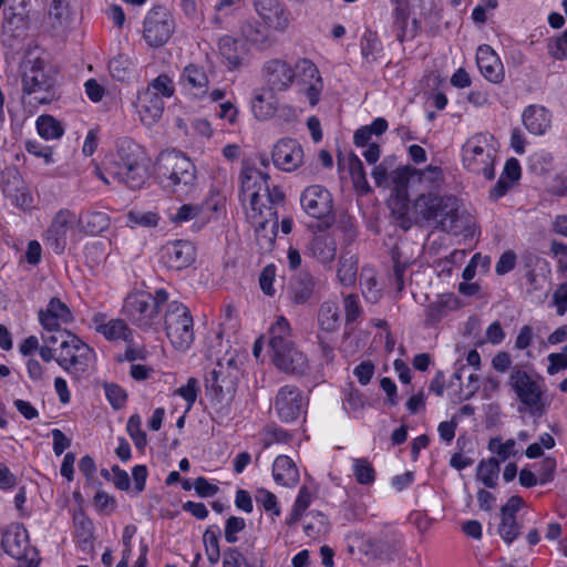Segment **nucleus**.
I'll return each instance as SVG.
<instances>
[{"label": "nucleus", "instance_id": "nucleus-19", "mask_svg": "<svg viewBox=\"0 0 567 567\" xmlns=\"http://www.w3.org/2000/svg\"><path fill=\"white\" fill-rule=\"evenodd\" d=\"M463 165L473 173L482 174L487 179L494 177V158L489 150L477 144H463Z\"/></svg>", "mask_w": 567, "mask_h": 567}, {"label": "nucleus", "instance_id": "nucleus-29", "mask_svg": "<svg viewBox=\"0 0 567 567\" xmlns=\"http://www.w3.org/2000/svg\"><path fill=\"white\" fill-rule=\"evenodd\" d=\"M272 477L278 485L293 487L298 484L300 474L289 456L279 455L272 463Z\"/></svg>", "mask_w": 567, "mask_h": 567}, {"label": "nucleus", "instance_id": "nucleus-44", "mask_svg": "<svg viewBox=\"0 0 567 567\" xmlns=\"http://www.w3.org/2000/svg\"><path fill=\"white\" fill-rule=\"evenodd\" d=\"M364 406L365 399L359 390L349 386L343 391V409L349 415L359 417Z\"/></svg>", "mask_w": 567, "mask_h": 567}, {"label": "nucleus", "instance_id": "nucleus-34", "mask_svg": "<svg viewBox=\"0 0 567 567\" xmlns=\"http://www.w3.org/2000/svg\"><path fill=\"white\" fill-rule=\"evenodd\" d=\"M73 525L78 546L82 551H91L94 545L93 522L83 512H76L73 515Z\"/></svg>", "mask_w": 567, "mask_h": 567}, {"label": "nucleus", "instance_id": "nucleus-50", "mask_svg": "<svg viewBox=\"0 0 567 567\" xmlns=\"http://www.w3.org/2000/svg\"><path fill=\"white\" fill-rule=\"evenodd\" d=\"M352 473L359 484L371 485L375 480L374 468L365 458L352 460Z\"/></svg>", "mask_w": 567, "mask_h": 567}, {"label": "nucleus", "instance_id": "nucleus-40", "mask_svg": "<svg viewBox=\"0 0 567 567\" xmlns=\"http://www.w3.org/2000/svg\"><path fill=\"white\" fill-rule=\"evenodd\" d=\"M499 475V461L495 457L483 460L476 468V477L486 487L493 488L497 484Z\"/></svg>", "mask_w": 567, "mask_h": 567}, {"label": "nucleus", "instance_id": "nucleus-47", "mask_svg": "<svg viewBox=\"0 0 567 567\" xmlns=\"http://www.w3.org/2000/svg\"><path fill=\"white\" fill-rule=\"evenodd\" d=\"M256 503L270 515L271 519L280 516L281 509L277 496L266 488H258L255 493Z\"/></svg>", "mask_w": 567, "mask_h": 567}, {"label": "nucleus", "instance_id": "nucleus-33", "mask_svg": "<svg viewBox=\"0 0 567 567\" xmlns=\"http://www.w3.org/2000/svg\"><path fill=\"white\" fill-rule=\"evenodd\" d=\"M416 190L421 193H440L443 186V172L439 166L429 165L423 171L414 168Z\"/></svg>", "mask_w": 567, "mask_h": 567}, {"label": "nucleus", "instance_id": "nucleus-8", "mask_svg": "<svg viewBox=\"0 0 567 567\" xmlns=\"http://www.w3.org/2000/svg\"><path fill=\"white\" fill-rule=\"evenodd\" d=\"M509 384L530 413L542 415L545 412L544 389L538 380L524 370L514 369L509 377Z\"/></svg>", "mask_w": 567, "mask_h": 567}, {"label": "nucleus", "instance_id": "nucleus-46", "mask_svg": "<svg viewBox=\"0 0 567 567\" xmlns=\"http://www.w3.org/2000/svg\"><path fill=\"white\" fill-rule=\"evenodd\" d=\"M290 290L296 303H305L312 295L313 280L309 275H302L291 282Z\"/></svg>", "mask_w": 567, "mask_h": 567}, {"label": "nucleus", "instance_id": "nucleus-39", "mask_svg": "<svg viewBox=\"0 0 567 567\" xmlns=\"http://www.w3.org/2000/svg\"><path fill=\"white\" fill-rule=\"evenodd\" d=\"M318 323L321 330L333 332L340 326V313L337 302L324 301L318 313Z\"/></svg>", "mask_w": 567, "mask_h": 567}, {"label": "nucleus", "instance_id": "nucleus-20", "mask_svg": "<svg viewBox=\"0 0 567 567\" xmlns=\"http://www.w3.org/2000/svg\"><path fill=\"white\" fill-rule=\"evenodd\" d=\"M255 10L266 24L285 31L290 23V12L279 0H255Z\"/></svg>", "mask_w": 567, "mask_h": 567}, {"label": "nucleus", "instance_id": "nucleus-45", "mask_svg": "<svg viewBox=\"0 0 567 567\" xmlns=\"http://www.w3.org/2000/svg\"><path fill=\"white\" fill-rule=\"evenodd\" d=\"M37 130L44 140H58L63 135L61 123L51 115H41L37 120Z\"/></svg>", "mask_w": 567, "mask_h": 567}, {"label": "nucleus", "instance_id": "nucleus-58", "mask_svg": "<svg viewBox=\"0 0 567 567\" xmlns=\"http://www.w3.org/2000/svg\"><path fill=\"white\" fill-rule=\"evenodd\" d=\"M144 91H151L154 95L171 97L174 94L173 81L165 74L158 75Z\"/></svg>", "mask_w": 567, "mask_h": 567}, {"label": "nucleus", "instance_id": "nucleus-37", "mask_svg": "<svg viewBox=\"0 0 567 567\" xmlns=\"http://www.w3.org/2000/svg\"><path fill=\"white\" fill-rule=\"evenodd\" d=\"M79 217L81 218L79 228L86 235H99L110 226V217L103 212L90 210Z\"/></svg>", "mask_w": 567, "mask_h": 567}, {"label": "nucleus", "instance_id": "nucleus-17", "mask_svg": "<svg viewBox=\"0 0 567 567\" xmlns=\"http://www.w3.org/2000/svg\"><path fill=\"white\" fill-rule=\"evenodd\" d=\"M161 260L172 270L185 269L195 260V248L187 240L169 241L161 250Z\"/></svg>", "mask_w": 567, "mask_h": 567}, {"label": "nucleus", "instance_id": "nucleus-23", "mask_svg": "<svg viewBox=\"0 0 567 567\" xmlns=\"http://www.w3.org/2000/svg\"><path fill=\"white\" fill-rule=\"evenodd\" d=\"M271 157L278 169L292 172L303 163L305 152L300 144H275Z\"/></svg>", "mask_w": 567, "mask_h": 567}, {"label": "nucleus", "instance_id": "nucleus-59", "mask_svg": "<svg viewBox=\"0 0 567 567\" xmlns=\"http://www.w3.org/2000/svg\"><path fill=\"white\" fill-rule=\"evenodd\" d=\"M246 527V520L239 516H229L226 519L224 536L225 540L229 544L238 542V534Z\"/></svg>", "mask_w": 567, "mask_h": 567}, {"label": "nucleus", "instance_id": "nucleus-10", "mask_svg": "<svg viewBox=\"0 0 567 567\" xmlns=\"http://www.w3.org/2000/svg\"><path fill=\"white\" fill-rule=\"evenodd\" d=\"M175 31L172 13L163 6L152 8L144 19L143 38L150 47L164 45Z\"/></svg>", "mask_w": 567, "mask_h": 567}, {"label": "nucleus", "instance_id": "nucleus-48", "mask_svg": "<svg viewBox=\"0 0 567 567\" xmlns=\"http://www.w3.org/2000/svg\"><path fill=\"white\" fill-rule=\"evenodd\" d=\"M388 126L385 118L377 117L371 124L355 131L353 142H369L372 136L379 137L388 130Z\"/></svg>", "mask_w": 567, "mask_h": 567}, {"label": "nucleus", "instance_id": "nucleus-63", "mask_svg": "<svg viewBox=\"0 0 567 567\" xmlns=\"http://www.w3.org/2000/svg\"><path fill=\"white\" fill-rule=\"evenodd\" d=\"M451 297H441L439 300L430 303L425 309L426 321L429 323L439 322L446 315V307Z\"/></svg>", "mask_w": 567, "mask_h": 567}, {"label": "nucleus", "instance_id": "nucleus-55", "mask_svg": "<svg viewBox=\"0 0 567 567\" xmlns=\"http://www.w3.org/2000/svg\"><path fill=\"white\" fill-rule=\"evenodd\" d=\"M547 51L555 60L567 59V29L561 34L547 40Z\"/></svg>", "mask_w": 567, "mask_h": 567}, {"label": "nucleus", "instance_id": "nucleus-36", "mask_svg": "<svg viewBox=\"0 0 567 567\" xmlns=\"http://www.w3.org/2000/svg\"><path fill=\"white\" fill-rule=\"evenodd\" d=\"M390 179L396 197L405 203L408 200V187H415L414 168L410 166L399 167L391 173Z\"/></svg>", "mask_w": 567, "mask_h": 567}, {"label": "nucleus", "instance_id": "nucleus-14", "mask_svg": "<svg viewBox=\"0 0 567 567\" xmlns=\"http://www.w3.org/2000/svg\"><path fill=\"white\" fill-rule=\"evenodd\" d=\"M453 206L454 199L440 193H421L413 203V209L424 220L452 216Z\"/></svg>", "mask_w": 567, "mask_h": 567}, {"label": "nucleus", "instance_id": "nucleus-62", "mask_svg": "<svg viewBox=\"0 0 567 567\" xmlns=\"http://www.w3.org/2000/svg\"><path fill=\"white\" fill-rule=\"evenodd\" d=\"M519 529L520 527L517 524L516 518L502 517L498 526V534L507 545H511L518 537Z\"/></svg>", "mask_w": 567, "mask_h": 567}, {"label": "nucleus", "instance_id": "nucleus-16", "mask_svg": "<svg viewBox=\"0 0 567 567\" xmlns=\"http://www.w3.org/2000/svg\"><path fill=\"white\" fill-rule=\"evenodd\" d=\"M296 79L306 86L305 94L310 105H317L323 90V81L316 64L308 59L298 60L296 62Z\"/></svg>", "mask_w": 567, "mask_h": 567}, {"label": "nucleus", "instance_id": "nucleus-53", "mask_svg": "<svg viewBox=\"0 0 567 567\" xmlns=\"http://www.w3.org/2000/svg\"><path fill=\"white\" fill-rule=\"evenodd\" d=\"M126 431L138 450H143L146 446L147 439L145 432L142 430V419L138 414L130 416Z\"/></svg>", "mask_w": 567, "mask_h": 567}, {"label": "nucleus", "instance_id": "nucleus-64", "mask_svg": "<svg viewBox=\"0 0 567 567\" xmlns=\"http://www.w3.org/2000/svg\"><path fill=\"white\" fill-rule=\"evenodd\" d=\"M547 373L555 375L560 371L567 370V344L563 347L560 352L550 353L547 357Z\"/></svg>", "mask_w": 567, "mask_h": 567}, {"label": "nucleus", "instance_id": "nucleus-38", "mask_svg": "<svg viewBox=\"0 0 567 567\" xmlns=\"http://www.w3.org/2000/svg\"><path fill=\"white\" fill-rule=\"evenodd\" d=\"M360 47L362 58L367 63L377 62L383 50L382 42L377 32L370 29H367L362 34Z\"/></svg>", "mask_w": 567, "mask_h": 567}, {"label": "nucleus", "instance_id": "nucleus-60", "mask_svg": "<svg viewBox=\"0 0 567 567\" xmlns=\"http://www.w3.org/2000/svg\"><path fill=\"white\" fill-rule=\"evenodd\" d=\"M251 111L256 118L267 120L275 114L276 109L262 94H256L251 101Z\"/></svg>", "mask_w": 567, "mask_h": 567}, {"label": "nucleus", "instance_id": "nucleus-11", "mask_svg": "<svg viewBox=\"0 0 567 567\" xmlns=\"http://www.w3.org/2000/svg\"><path fill=\"white\" fill-rule=\"evenodd\" d=\"M303 210L311 217L324 219L326 225L332 221L333 202L328 189L320 185L307 187L300 198Z\"/></svg>", "mask_w": 567, "mask_h": 567}, {"label": "nucleus", "instance_id": "nucleus-26", "mask_svg": "<svg viewBox=\"0 0 567 567\" xmlns=\"http://www.w3.org/2000/svg\"><path fill=\"white\" fill-rule=\"evenodd\" d=\"M136 110L142 123L151 126L162 117L164 101L151 91H142L137 96Z\"/></svg>", "mask_w": 567, "mask_h": 567}, {"label": "nucleus", "instance_id": "nucleus-15", "mask_svg": "<svg viewBox=\"0 0 567 567\" xmlns=\"http://www.w3.org/2000/svg\"><path fill=\"white\" fill-rule=\"evenodd\" d=\"M262 74L271 92H284L296 79V65L291 66L284 60L274 59L265 63Z\"/></svg>", "mask_w": 567, "mask_h": 567}, {"label": "nucleus", "instance_id": "nucleus-57", "mask_svg": "<svg viewBox=\"0 0 567 567\" xmlns=\"http://www.w3.org/2000/svg\"><path fill=\"white\" fill-rule=\"evenodd\" d=\"M199 392V383L198 380L195 378H189L186 382V384L179 386L177 390H175L174 394L179 395L183 398L186 402V412H188L198 395Z\"/></svg>", "mask_w": 567, "mask_h": 567}, {"label": "nucleus", "instance_id": "nucleus-27", "mask_svg": "<svg viewBox=\"0 0 567 567\" xmlns=\"http://www.w3.org/2000/svg\"><path fill=\"white\" fill-rule=\"evenodd\" d=\"M308 252L318 262L330 265L337 256V244L330 234H316L308 244Z\"/></svg>", "mask_w": 567, "mask_h": 567}, {"label": "nucleus", "instance_id": "nucleus-56", "mask_svg": "<svg viewBox=\"0 0 567 567\" xmlns=\"http://www.w3.org/2000/svg\"><path fill=\"white\" fill-rule=\"evenodd\" d=\"M49 18L53 28L62 27L69 18L68 0H52L49 9Z\"/></svg>", "mask_w": 567, "mask_h": 567}, {"label": "nucleus", "instance_id": "nucleus-6", "mask_svg": "<svg viewBox=\"0 0 567 567\" xmlns=\"http://www.w3.org/2000/svg\"><path fill=\"white\" fill-rule=\"evenodd\" d=\"M165 329L172 346L186 351L194 342V321L189 309L182 302L171 301L165 313Z\"/></svg>", "mask_w": 567, "mask_h": 567}, {"label": "nucleus", "instance_id": "nucleus-1", "mask_svg": "<svg viewBox=\"0 0 567 567\" xmlns=\"http://www.w3.org/2000/svg\"><path fill=\"white\" fill-rule=\"evenodd\" d=\"M284 197V192L278 186L269 187L268 174L258 168L255 161L244 163L240 200L262 247L269 248L275 241L278 228L275 206L281 203Z\"/></svg>", "mask_w": 567, "mask_h": 567}, {"label": "nucleus", "instance_id": "nucleus-41", "mask_svg": "<svg viewBox=\"0 0 567 567\" xmlns=\"http://www.w3.org/2000/svg\"><path fill=\"white\" fill-rule=\"evenodd\" d=\"M205 554L210 565H216L220 558L219 527L212 525L206 528L203 535Z\"/></svg>", "mask_w": 567, "mask_h": 567}, {"label": "nucleus", "instance_id": "nucleus-30", "mask_svg": "<svg viewBox=\"0 0 567 567\" xmlns=\"http://www.w3.org/2000/svg\"><path fill=\"white\" fill-rule=\"evenodd\" d=\"M525 127L534 135H543L551 124L549 111L540 105H529L523 113Z\"/></svg>", "mask_w": 567, "mask_h": 567}, {"label": "nucleus", "instance_id": "nucleus-24", "mask_svg": "<svg viewBox=\"0 0 567 567\" xmlns=\"http://www.w3.org/2000/svg\"><path fill=\"white\" fill-rule=\"evenodd\" d=\"M281 354V360L278 359L277 352L271 354L272 363L280 371L291 374H303L308 370V358L295 343L282 349Z\"/></svg>", "mask_w": 567, "mask_h": 567}, {"label": "nucleus", "instance_id": "nucleus-5", "mask_svg": "<svg viewBox=\"0 0 567 567\" xmlns=\"http://www.w3.org/2000/svg\"><path fill=\"white\" fill-rule=\"evenodd\" d=\"M55 361L69 374L80 377L95 361L94 350L73 333H62Z\"/></svg>", "mask_w": 567, "mask_h": 567}, {"label": "nucleus", "instance_id": "nucleus-31", "mask_svg": "<svg viewBox=\"0 0 567 567\" xmlns=\"http://www.w3.org/2000/svg\"><path fill=\"white\" fill-rule=\"evenodd\" d=\"M12 177V182L8 181L3 185L4 195L18 208L30 210L34 205L33 196L16 172H13Z\"/></svg>", "mask_w": 567, "mask_h": 567}, {"label": "nucleus", "instance_id": "nucleus-32", "mask_svg": "<svg viewBox=\"0 0 567 567\" xmlns=\"http://www.w3.org/2000/svg\"><path fill=\"white\" fill-rule=\"evenodd\" d=\"M181 83L192 91L196 97H202L208 91L209 80L203 68L189 64L183 70Z\"/></svg>", "mask_w": 567, "mask_h": 567}, {"label": "nucleus", "instance_id": "nucleus-54", "mask_svg": "<svg viewBox=\"0 0 567 567\" xmlns=\"http://www.w3.org/2000/svg\"><path fill=\"white\" fill-rule=\"evenodd\" d=\"M515 440L508 439L503 442L498 437H493L488 442V450L499 457V463L506 461L511 456L515 455Z\"/></svg>", "mask_w": 567, "mask_h": 567}, {"label": "nucleus", "instance_id": "nucleus-52", "mask_svg": "<svg viewBox=\"0 0 567 567\" xmlns=\"http://www.w3.org/2000/svg\"><path fill=\"white\" fill-rule=\"evenodd\" d=\"M337 277L341 285L352 286L357 279V261L352 257L342 258L337 270Z\"/></svg>", "mask_w": 567, "mask_h": 567}, {"label": "nucleus", "instance_id": "nucleus-25", "mask_svg": "<svg viewBox=\"0 0 567 567\" xmlns=\"http://www.w3.org/2000/svg\"><path fill=\"white\" fill-rule=\"evenodd\" d=\"M268 346L271 354L277 352V357L281 360V350L293 344V331L289 321L284 316L276 317L275 321L268 328Z\"/></svg>", "mask_w": 567, "mask_h": 567}, {"label": "nucleus", "instance_id": "nucleus-9", "mask_svg": "<svg viewBox=\"0 0 567 567\" xmlns=\"http://www.w3.org/2000/svg\"><path fill=\"white\" fill-rule=\"evenodd\" d=\"M81 218L70 209H60L52 218L43 235L44 243L58 255L62 254L68 240L73 238Z\"/></svg>", "mask_w": 567, "mask_h": 567}, {"label": "nucleus", "instance_id": "nucleus-42", "mask_svg": "<svg viewBox=\"0 0 567 567\" xmlns=\"http://www.w3.org/2000/svg\"><path fill=\"white\" fill-rule=\"evenodd\" d=\"M361 290L367 301L374 303L381 297V288L373 269L364 268L361 272Z\"/></svg>", "mask_w": 567, "mask_h": 567}, {"label": "nucleus", "instance_id": "nucleus-35", "mask_svg": "<svg viewBox=\"0 0 567 567\" xmlns=\"http://www.w3.org/2000/svg\"><path fill=\"white\" fill-rule=\"evenodd\" d=\"M226 209V198L217 193H212L205 202L198 205L199 212V227L216 220L225 213Z\"/></svg>", "mask_w": 567, "mask_h": 567}, {"label": "nucleus", "instance_id": "nucleus-18", "mask_svg": "<svg viewBox=\"0 0 567 567\" xmlns=\"http://www.w3.org/2000/svg\"><path fill=\"white\" fill-rule=\"evenodd\" d=\"M0 545L12 558H24L30 549L28 530L21 524H11L0 529Z\"/></svg>", "mask_w": 567, "mask_h": 567}, {"label": "nucleus", "instance_id": "nucleus-51", "mask_svg": "<svg viewBox=\"0 0 567 567\" xmlns=\"http://www.w3.org/2000/svg\"><path fill=\"white\" fill-rule=\"evenodd\" d=\"M240 35L250 43H261L267 39L265 29L256 20H246L239 29Z\"/></svg>", "mask_w": 567, "mask_h": 567}, {"label": "nucleus", "instance_id": "nucleus-21", "mask_svg": "<svg viewBox=\"0 0 567 567\" xmlns=\"http://www.w3.org/2000/svg\"><path fill=\"white\" fill-rule=\"evenodd\" d=\"M90 328L102 334L109 341H128L131 330L122 319L109 318L103 312H95L90 319Z\"/></svg>", "mask_w": 567, "mask_h": 567}, {"label": "nucleus", "instance_id": "nucleus-3", "mask_svg": "<svg viewBox=\"0 0 567 567\" xmlns=\"http://www.w3.org/2000/svg\"><path fill=\"white\" fill-rule=\"evenodd\" d=\"M22 93L31 97L30 103L49 104L58 97L55 79L47 69L39 49L28 50L20 63Z\"/></svg>", "mask_w": 567, "mask_h": 567}, {"label": "nucleus", "instance_id": "nucleus-13", "mask_svg": "<svg viewBox=\"0 0 567 567\" xmlns=\"http://www.w3.org/2000/svg\"><path fill=\"white\" fill-rule=\"evenodd\" d=\"M307 406V398L292 385L280 388L275 400V409L281 421L289 423L300 417Z\"/></svg>", "mask_w": 567, "mask_h": 567}, {"label": "nucleus", "instance_id": "nucleus-7", "mask_svg": "<svg viewBox=\"0 0 567 567\" xmlns=\"http://www.w3.org/2000/svg\"><path fill=\"white\" fill-rule=\"evenodd\" d=\"M38 318L45 331L42 338L47 343H56L64 337L62 333H71L62 327L73 321V313L69 306L56 297L51 298L45 308L39 310Z\"/></svg>", "mask_w": 567, "mask_h": 567}, {"label": "nucleus", "instance_id": "nucleus-61", "mask_svg": "<svg viewBox=\"0 0 567 567\" xmlns=\"http://www.w3.org/2000/svg\"><path fill=\"white\" fill-rule=\"evenodd\" d=\"M190 220H195V224L199 226L198 205L184 204L176 210L174 215L171 216V221L175 224H183Z\"/></svg>", "mask_w": 567, "mask_h": 567}, {"label": "nucleus", "instance_id": "nucleus-28", "mask_svg": "<svg viewBox=\"0 0 567 567\" xmlns=\"http://www.w3.org/2000/svg\"><path fill=\"white\" fill-rule=\"evenodd\" d=\"M218 51L224 59L227 70L235 71L246 64V53L239 47L238 40L230 35H223L218 41Z\"/></svg>", "mask_w": 567, "mask_h": 567}, {"label": "nucleus", "instance_id": "nucleus-2", "mask_svg": "<svg viewBox=\"0 0 567 567\" xmlns=\"http://www.w3.org/2000/svg\"><path fill=\"white\" fill-rule=\"evenodd\" d=\"M150 174L164 192L177 197H188L196 189L195 165L176 148L162 151L152 163Z\"/></svg>", "mask_w": 567, "mask_h": 567}, {"label": "nucleus", "instance_id": "nucleus-43", "mask_svg": "<svg viewBox=\"0 0 567 567\" xmlns=\"http://www.w3.org/2000/svg\"><path fill=\"white\" fill-rule=\"evenodd\" d=\"M159 221V215L155 210L133 209L127 213V226L135 227H156Z\"/></svg>", "mask_w": 567, "mask_h": 567}, {"label": "nucleus", "instance_id": "nucleus-4", "mask_svg": "<svg viewBox=\"0 0 567 567\" xmlns=\"http://www.w3.org/2000/svg\"><path fill=\"white\" fill-rule=\"evenodd\" d=\"M167 300L168 293L164 289H157L154 295L135 291L125 298L123 310L134 323L148 328L158 322L159 309Z\"/></svg>", "mask_w": 567, "mask_h": 567}, {"label": "nucleus", "instance_id": "nucleus-49", "mask_svg": "<svg viewBox=\"0 0 567 567\" xmlns=\"http://www.w3.org/2000/svg\"><path fill=\"white\" fill-rule=\"evenodd\" d=\"M312 496L308 487L301 486L293 503L291 513L287 518V524L292 525L297 523L303 515L305 511L310 506Z\"/></svg>", "mask_w": 567, "mask_h": 567}, {"label": "nucleus", "instance_id": "nucleus-12", "mask_svg": "<svg viewBox=\"0 0 567 567\" xmlns=\"http://www.w3.org/2000/svg\"><path fill=\"white\" fill-rule=\"evenodd\" d=\"M127 148L130 154L126 157L122 156L123 171L121 176L128 187L138 188L145 183L147 176H151L147 158L141 144H127Z\"/></svg>", "mask_w": 567, "mask_h": 567}, {"label": "nucleus", "instance_id": "nucleus-22", "mask_svg": "<svg viewBox=\"0 0 567 567\" xmlns=\"http://www.w3.org/2000/svg\"><path fill=\"white\" fill-rule=\"evenodd\" d=\"M476 63L482 75L492 83H499L504 79V66L496 52L487 44L478 47Z\"/></svg>", "mask_w": 567, "mask_h": 567}]
</instances>
